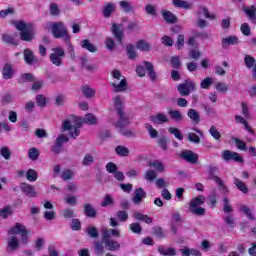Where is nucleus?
Segmentation results:
<instances>
[{"mask_svg":"<svg viewBox=\"0 0 256 256\" xmlns=\"http://www.w3.org/2000/svg\"><path fill=\"white\" fill-rule=\"evenodd\" d=\"M8 234L13 235L7 239V245L10 251H17V249H19V238H17L16 235L21 236V243L24 245L29 243V230L21 223H16L15 226L8 231Z\"/></svg>","mask_w":256,"mask_h":256,"instance_id":"nucleus-1","label":"nucleus"},{"mask_svg":"<svg viewBox=\"0 0 256 256\" xmlns=\"http://www.w3.org/2000/svg\"><path fill=\"white\" fill-rule=\"evenodd\" d=\"M113 101L118 115V120L114 123V127H117L118 129L128 127V125H131V119L126 116L125 111H123V100H121V96L118 95L114 97Z\"/></svg>","mask_w":256,"mask_h":256,"instance_id":"nucleus-2","label":"nucleus"},{"mask_svg":"<svg viewBox=\"0 0 256 256\" xmlns=\"http://www.w3.org/2000/svg\"><path fill=\"white\" fill-rule=\"evenodd\" d=\"M51 33L55 39H63L64 43L71 45V36L67 30V26L62 21L51 22L49 25Z\"/></svg>","mask_w":256,"mask_h":256,"instance_id":"nucleus-3","label":"nucleus"},{"mask_svg":"<svg viewBox=\"0 0 256 256\" xmlns=\"http://www.w3.org/2000/svg\"><path fill=\"white\" fill-rule=\"evenodd\" d=\"M17 31H20L21 41L31 43L32 39H35V26L32 23H26L24 20H20L14 23Z\"/></svg>","mask_w":256,"mask_h":256,"instance_id":"nucleus-4","label":"nucleus"},{"mask_svg":"<svg viewBox=\"0 0 256 256\" xmlns=\"http://www.w3.org/2000/svg\"><path fill=\"white\" fill-rule=\"evenodd\" d=\"M205 201L206 198L203 195L192 198L188 204L189 213L196 217H205V215H207V209L201 206L205 205Z\"/></svg>","mask_w":256,"mask_h":256,"instance_id":"nucleus-5","label":"nucleus"},{"mask_svg":"<svg viewBox=\"0 0 256 256\" xmlns=\"http://www.w3.org/2000/svg\"><path fill=\"white\" fill-rule=\"evenodd\" d=\"M111 75H112L113 79H117V81H120L119 83H117V82L111 83L114 93H123V92L127 91V79L122 78L123 75H121V71L112 70Z\"/></svg>","mask_w":256,"mask_h":256,"instance_id":"nucleus-6","label":"nucleus"},{"mask_svg":"<svg viewBox=\"0 0 256 256\" xmlns=\"http://www.w3.org/2000/svg\"><path fill=\"white\" fill-rule=\"evenodd\" d=\"M196 89L197 84L190 78L184 80V82L177 86L178 93L181 95V97H188V95H191V93L196 91Z\"/></svg>","mask_w":256,"mask_h":256,"instance_id":"nucleus-7","label":"nucleus"},{"mask_svg":"<svg viewBox=\"0 0 256 256\" xmlns=\"http://www.w3.org/2000/svg\"><path fill=\"white\" fill-rule=\"evenodd\" d=\"M82 125H83V121H81V120H77L75 126H73V124H71V121L65 120L62 123V131H69V135L73 139H77V137H79V135L81 133V130H79V129H81Z\"/></svg>","mask_w":256,"mask_h":256,"instance_id":"nucleus-8","label":"nucleus"},{"mask_svg":"<svg viewBox=\"0 0 256 256\" xmlns=\"http://www.w3.org/2000/svg\"><path fill=\"white\" fill-rule=\"evenodd\" d=\"M52 51L54 52L50 54V61L53 63V65H56V67H61V65H63V57H65V50L57 47L52 49Z\"/></svg>","mask_w":256,"mask_h":256,"instance_id":"nucleus-9","label":"nucleus"},{"mask_svg":"<svg viewBox=\"0 0 256 256\" xmlns=\"http://www.w3.org/2000/svg\"><path fill=\"white\" fill-rule=\"evenodd\" d=\"M63 143H69V137L65 134H61L56 138L54 145L51 148L52 153L59 155V153H61V149H63Z\"/></svg>","mask_w":256,"mask_h":256,"instance_id":"nucleus-10","label":"nucleus"},{"mask_svg":"<svg viewBox=\"0 0 256 256\" xmlns=\"http://www.w3.org/2000/svg\"><path fill=\"white\" fill-rule=\"evenodd\" d=\"M223 161H235L236 163H243V157L239 155L237 152H233L230 150H224L221 155Z\"/></svg>","mask_w":256,"mask_h":256,"instance_id":"nucleus-11","label":"nucleus"},{"mask_svg":"<svg viewBox=\"0 0 256 256\" xmlns=\"http://www.w3.org/2000/svg\"><path fill=\"white\" fill-rule=\"evenodd\" d=\"M180 156L184 161H187V163H191L192 165H195L199 161V155L191 150H183Z\"/></svg>","mask_w":256,"mask_h":256,"instance_id":"nucleus-12","label":"nucleus"},{"mask_svg":"<svg viewBox=\"0 0 256 256\" xmlns=\"http://www.w3.org/2000/svg\"><path fill=\"white\" fill-rule=\"evenodd\" d=\"M147 197V192L143 190V188H136L134 190V196L132 198V202L134 205H141L143 200Z\"/></svg>","mask_w":256,"mask_h":256,"instance_id":"nucleus-13","label":"nucleus"},{"mask_svg":"<svg viewBox=\"0 0 256 256\" xmlns=\"http://www.w3.org/2000/svg\"><path fill=\"white\" fill-rule=\"evenodd\" d=\"M112 35L115 37L117 43H119V45H123V37H125V31L121 28H119V24H113L112 28Z\"/></svg>","mask_w":256,"mask_h":256,"instance_id":"nucleus-14","label":"nucleus"},{"mask_svg":"<svg viewBox=\"0 0 256 256\" xmlns=\"http://www.w3.org/2000/svg\"><path fill=\"white\" fill-rule=\"evenodd\" d=\"M20 189L26 197H37V191H35V187L31 186L27 183H21Z\"/></svg>","mask_w":256,"mask_h":256,"instance_id":"nucleus-15","label":"nucleus"},{"mask_svg":"<svg viewBox=\"0 0 256 256\" xmlns=\"http://www.w3.org/2000/svg\"><path fill=\"white\" fill-rule=\"evenodd\" d=\"M149 119L152 123H155L156 125H163V123H169V117H167V115H165L164 113L152 115L149 117Z\"/></svg>","mask_w":256,"mask_h":256,"instance_id":"nucleus-16","label":"nucleus"},{"mask_svg":"<svg viewBox=\"0 0 256 256\" xmlns=\"http://www.w3.org/2000/svg\"><path fill=\"white\" fill-rule=\"evenodd\" d=\"M83 209H84V215L89 219H95V217H97V210L95 209V207L92 206V204H89V203L83 204Z\"/></svg>","mask_w":256,"mask_h":256,"instance_id":"nucleus-17","label":"nucleus"},{"mask_svg":"<svg viewBox=\"0 0 256 256\" xmlns=\"http://www.w3.org/2000/svg\"><path fill=\"white\" fill-rule=\"evenodd\" d=\"M104 242H101L99 240H96L93 242V253L95 256H103L105 255V245H103Z\"/></svg>","mask_w":256,"mask_h":256,"instance_id":"nucleus-18","label":"nucleus"},{"mask_svg":"<svg viewBox=\"0 0 256 256\" xmlns=\"http://www.w3.org/2000/svg\"><path fill=\"white\" fill-rule=\"evenodd\" d=\"M23 55L24 61L27 63V65H33V63H37V57H35V54L31 51V49L26 48Z\"/></svg>","mask_w":256,"mask_h":256,"instance_id":"nucleus-19","label":"nucleus"},{"mask_svg":"<svg viewBox=\"0 0 256 256\" xmlns=\"http://www.w3.org/2000/svg\"><path fill=\"white\" fill-rule=\"evenodd\" d=\"M187 117L190 118V120L195 123V125H198V123L201 122V114L196 109L190 108L187 111Z\"/></svg>","mask_w":256,"mask_h":256,"instance_id":"nucleus-20","label":"nucleus"},{"mask_svg":"<svg viewBox=\"0 0 256 256\" xmlns=\"http://www.w3.org/2000/svg\"><path fill=\"white\" fill-rule=\"evenodd\" d=\"M230 45H239V38L237 36H228L222 39V47L227 49Z\"/></svg>","mask_w":256,"mask_h":256,"instance_id":"nucleus-21","label":"nucleus"},{"mask_svg":"<svg viewBox=\"0 0 256 256\" xmlns=\"http://www.w3.org/2000/svg\"><path fill=\"white\" fill-rule=\"evenodd\" d=\"M144 66L146 71H148V76L150 77L151 81H157V73L155 72V66L151 64L149 61H144Z\"/></svg>","mask_w":256,"mask_h":256,"instance_id":"nucleus-22","label":"nucleus"},{"mask_svg":"<svg viewBox=\"0 0 256 256\" xmlns=\"http://www.w3.org/2000/svg\"><path fill=\"white\" fill-rule=\"evenodd\" d=\"M104 245L108 251L112 252L119 251V249H121V244L114 239L107 240L104 242Z\"/></svg>","mask_w":256,"mask_h":256,"instance_id":"nucleus-23","label":"nucleus"},{"mask_svg":"<svg viewBox=\"0 0 256 256\" xmlns=\"http://www.w3.org/2000/svg\"><path fill=\"white\" fill-rule=\"evenodd\" d=\"M244 13H246L248 19L252 21V23H256V6L251 5L250 7L243 8Z\"/></svg>","mask_w":256,"mask_h":256,"instance_id":"nucleus-24","label":"nucleus"},{"mask_svg":"<svg viewBox=\"0 0 256 256\" xmlns=\"http://www.w3.org/2000/svg\"><path fill=\"white\" fill-rule=\"evenodd\" d=\"M158 253L163 256H175L177 255V250L173 247L165 248L164 246H158L157 248Z\"/></svg>","mask_w":256,"mask_h":256,"instance_id":"nucleus-25","label":"nucleus"},{"mask_svg":"<svg viewBox=\"0 0 256 256\" xmlns=\"http://www.w3.org/2000/svg\"><path fill=\"white\" fill-rule=\"evenodd\" d=\"M168 115L173 121H176L177 123L183 121V114L179 110L168 108Z\"/></svg>","mask_w":256,"mask_h":256,"instance_id":"nucleus-26","label":"nucleus"},{"mask_svg":"<svg viewBox=\"0 0 256 256\" xmlns=\"http://www.w3.org/2000/svg\"><path fill=\"white\" fill-rule=\"evenodd\" d=\"M133 217L136 221H144L147 225H151V223H153V218L137 211L133 213Z\"/></svg>","mask_w":256,"mask_h":256,"instance_id":"nucleus-27","label":"nucleus"},{"mask_svg":"<svg viewBox=\"0 0 256 256\" xmlns=\"http://www.w3.org/2000/svg\"><path fill=\"white\" fill-rule=\"evenodd\" d=\"M163 19L166 21V23H177L178 19L175 14H173L171 11L164 10L162 11Z\"/></svg>","mask_w":256,"mask_h":256,"instance_id":"nucleus-28","label":"nucleus"},{"mask_svg":"<svg viewBox=\"0 0 256 256\" xmlns=\"http://www.w3.org/2000/svg\"><path fill=\"white\" fill-rule=\"evenodd\" d=\"M234 185H236L237 189L247 195L249 193V188L245 185V182L239 180V178H234Z\"/></svg>","mask_w":256,"mask_h":256,"instance_id":"nucleus-29","label":"nucleus"},{"mask_svg":"<svg viewBox=\"0 0 256 256\" xmlns=\"http://www.w3.org/2000/svg\"><path fill=\"white\" fill-rule=\"evenodd\" d=\"M13 73V66H11V64H5L2 70L3 79H11Z\"/></svg>","mask_w":256,"mask_h":256,"instance_id":"nucleus-30","label":"nucleus"},{"mask_svg":"<svg viewBox=\"0 0 256 256\" xmlns=\"http://www.w3.org/2000/svg\"><path fill=\"white\" fill-rule=\"evenodd\" d=\"M86 233L90 239H99V230L95 226H88Z\"/></svg>","mask_w":256,"mask_h":256,"instance_id":"nucleus-31","label":"nucleus"},{"mask_svg":"<svg viewBox=\"0 0 256 256\" xmlns=\"http://www.w3.org/2000/svg\"><path fill=\"white\" fill-rule=\"evenodd\" d=\"M49 13L52 17H59V15H61V9L59 8V4L51 3L49 5Z\"/></svg>","mask_w":256,"mask_h":256,"instance_id":"nucleus-32","label":"nucleus"},{"mask_svg":"<svg viewBox=\"0 0 256 256\" xmlns=\"http://www.w3.org/2000/svg\"><path fill=\"white\" fill-rule=\"evenodd\" d=\"M81 47H82V49H86L87 51H90V53L97 52V47H95V45L91 44V42L87 39L82 40Z\"/></svg>","mask_w":256,"mask_h":256,"instance_id":"nucleus-33","label":"nucleus"},{"mask_svg":"<svg viewBox=\"0 0 256 256\" xmlns=\"http://www.w3.org/2000/svg\"><path fill=\"white\" fill-rule=\"evenodd\" d=\"M111 13H115V4L107 3L103 8V16L108 19V17H111Z\"/></svg>","mask_w":256,"mask_h":256,"instance_id":"nucleus-34","label":"nucleus"},{"mask_svg":"<svg viewBox=\"0 0 256 256\" xmlns=\"http://www.w3.org/2000/svg\"><path fill=\"white\" fill-rule=\"evenodd\" d=\"M81 91L86 99H93L95 97V90L89 86H83Z\"/></svg>","mask_w":256,"mask_h":256,"instance_id":"nucleus-35","label":"nucleus"},{"mask_svg":"<svg viewBox=\"0 0 256 256\" xmlns=\"http://www.w3.org/2000/svg\"><path fill=\"white\" fill-rule=\"evenodd\" d=\"M148 167H154V169H156V171H158L159 173L165 172V166L159 160L149 162Z\"/></svg>","mask_w":256,"mask_h":256,"instance_id":"nucleus-36","label":"nucleus"},{"mask_svg":"<svg viewBox=\"0 0 256 256\" xmlns=\"http://www.w3.org/2000/svg\"><path fill=\"white\" fill-rule=\"evenodd\" d=\"M100 205L101 207H111L115 205V200L110 194H106Z\"/></svg>","mask_w":256,"mask_h":256,"instance_id":"nucleus-37","label":"nucleus"},{"mask_svg":"<svg viewBox=\"0 0 256 256\" xmlns=\"http://www.w3.org/2000/svg\"><path fill=\"white\" fill-rule=\"evenodd\" d=\"M174 7H179L180 9H191V4L185 0H173Z\"/></svg>","mask_w":256,"mask_h":256,"instance_id":"nucleus-38","label":"nucleus"},{"mask_svg":"<svg viewBox=\"0 0 256 256\" xmlns=\"http://www.w3.org/2000/svg\"><path fill=\"white\" fill-rule=\"evenodd\" d=\"M83 122L86 125H97V117L92 113H88L85 115Z\"/></svg>","mask_w":256,"mask_h":256,"instance_id":"nucleus-39","label":"nucleus"},{"mask_svg":"<svg viewBox=\"0 0 256 256\" xmlns=\"http://www.w3.org/2000/svg\"><path fill=\"white\" fill-rule=\"evenodd\" d=\"M2 41L4 43H7L8 45H14V47H17V45H19V43L15 41V38L9 34H2Z\"/></svg>","mask_w":256,"mask_h":256,"instance_id":"nucleus-40","label":"nucleus"},{"mask_svg":"<svg viewBox=\"0 0 256 256\" xmlns=\"http://www.w3.org/2000/svg\"><path fill=\"white\" fill-rule=\"evenodd\" d=\"M115 151L119 157H129V148L125 146L119 145L115 148Z\"/></svg>","mask_w":256,"mask_h":256,"instance_id":"nucleus-41","label":"nucleus"},{"mask_svg":"<svg viewBox=\"0 0 256 256\" xmlns=\"http://www.w3.org/2000/svg\"><path fill=\"white\" fill-rule=\"evenodd\" d=\"M39 149L32 147L28 150V157L31 161H37L39 159Z\"/></svg>","mask_w":256,"mask_h":256,"instance_id":"nucleus-42","label":"nucleus"},{"mask_svg":"<svg viewBox=\"0 0 256 256\" xmlns=\"http://www.w3.org/2000/svg\"><path fill=\"white\" fill-rule=\"evenodd\" d=\"M35 81V76L31 73L22 74L20 77V83H33Z\"/></svg>","mask_w":256,"mask_h":256,"instance_id":"nucleus-43","label":"nucleus"},{"mask_svg":"<svg viewBox=\"0 0 256 256\" xmlns=\"http://www.w3.org/2000/svg\"><path fill=\"white\" fill-rule=\"evenodd\" d=\"M35 101L38 107H47V98L43 94L36 95Z\"/></svg>","mask_w":256,"mask_h":256,"instance_id":"nucleus-44","label":"nucleus"},{"mask_svg":"<svg viewBox=\"0 0 256 256\" xmlns=\"http://www.w3.org/2000/svg\"><path fill=\"white\" fill-rule=\"evenodd\" d=\"M152 233L155 235V237H158V239H163L165 237V231L161 226L153 227Z\"/></svg>","mask_w":256,"mask_h":256,"instance_id":"nucleus-45","label":"nucleus"},{"mask_svg":"<svg viewBox=\"0 0 256 256\" xmlns=\"http://www.w3.org/2000/svg\"><path fill=\"white\" fill-rule=\"evenodd\" d=\"M168 131L169 133H171V135H174L176 139H178L179 141H183V133H181V130H179L178 128L170 127Z\"/></svg>","mask_w":256,"mask_h":256,"instance_id":"nucleus-46","label":"nucleus"},{"mask_svg":"<svg viewBox=\"0 0 256 256\" xmlns=\"http://www.w3.org/2000/svg\"><path fill=\"white\" fill-rule=\"evenodd\" d=\"M54 101L57 107H61L65 105V101H67V97L64 94H58L55 96Z\"/></svg>","mask_w":256,"mask_h":256,"instance_id":"nucleus-47","label":"nucleus"},{"mask_svg":"<svg viewBox=\"0 0 256 256\" xmlns=\"http://www.w3.org/2000/svg\"><path fill=\"white\" fill-rule=\"evenodd\" d=\"M0 155L1 157H3V159L9 161V159H11V150L9 149V147L4 146L0 149Z\"/></svg>","mask_w":256,"mask_h":256,"instance_id":"nucleus-48","label":"nucleus"},{"mask_svg":"<svg viewBox=\"0 0 256 256\" xmlns=\"http://www.w3.org/2000/svg\"><path fill=\"white\" fill-rule=\"evenodd\" d=\"M223 201H224V207H223L224 213H226L227 215H231L230 213H233V207L229 202V198L224 197Z\"/></svg>","mask_w":256,"mask_h":256,"instance_id":"nucleus-49","label":"nucleus"},{"mask_svg":"<svg viewBox=\"0 0 256 256\" xmlns=\"http://www.w3.org/2000/svg\"><path fill=\"white\" fill-rule=\"evenodd\" d=\"M116 217H117L118 221H121V223H125V221H127V219H129V214L125 210H119L116 213Z\"/></svg>","mask_w":256,"mask_h":256,"instance_id":"nucleus-50","label":"nucleus"},{"mask_svg":"<svg viewBox=\"0 0 256 256\" xmlns=\"http://www.w3.org/2000/svg\"><path fill=\"white\" fill-rule=\"evenodd\" d=\"M240 211H242V213L244 215H246L248 217V219H251L252 221L255 220V216H253V213L251 212V208L250 207L242 205V206H240Z\"/></svg>","mask_w":256,"mask_h":256,"instance_id":"nucleus-51","label":"nucleus"},{"mask_svg":"<svg viewBox=\"0 0 256 256\" xmlns=\"http://www.w3.org/2000/svg\"><path fill=\"white\" fill-rule=\"evenodd\" d=\"M136 47L137 49H140V51H149V49H151V45H149L145 40H139Z\"/></svg>","mask_w":256,"mask_h":256,"instance_id":"nucleus-52","label":"nucleus"},{"mask_svg":"<svg viewBox=\"0 0 256 256\" xmlns=\"http://www.w3.org/2000/svg\"><path fill=\"white\" fill-rule=\"evenodd\" d=\"M37 177H39V174L37 173V171L33 170V169H29L26 172V179L30 182H33L37 179Z\"/></svg>","mask_w":256,"mask_h":256,"instance_id":"nucleus-53","label":"nucleus"},{"mask_svg":"<svg viewBox=\"0 0 256 256\" xmlns=\"http://www.w3.org/2000/svg\"><path fill=\"white\" fill-rule=\"evenodd\" d=\"M209 133L211 137H213V139H215L216 141H219L221 139V132L217 130V127L211 126L209 129Z\"/></svg>","mask_w":256,"mask_h":256,"instance_id":"nucleus-54","label":"nucleus"},{"mask_svg":"<svg viewBox=\"0 0 256 256\" xmlns=\"http://www.w3.org/2000/svg\"><path fill=\"white\" fill-rule=\"evenodd\" d=\"M224 221L230 229L235 228V217H233V214H228L227 216L224 217Z\"/></svg>","mask_w":256,"mask_h":256,"instance_id":"nucleus-55","label":"nucleus"},{"mask_svg":"<svg viewBox=\"0 0 256 256\" xmlns=\"http://www.w3.org/2000/svg\"><path fill=\"white\" fill-rule=\"evenodd\" d=\"M233 141L237 149H239L240 151H247V144L243 140L239 138H234Z\"/></svg>","mask_w":256,"mask_h":256,"instance_id":"nucleus-56","label":"nucleus"},{"mask_svg":"<svg viewBox=\"0 0 256 256\" xmlns=\"http://www.w3.org/2000/svg\"><path fill=\"white\" fill-rule=\"evenodd\" d=\"M93 163H95V158H93V155L86 154L83 158L82 165L89 167V165H93Z\"/></svg>","mask_w":256,"mask_h":256,"instance_id":"nucleus-57","label":"nucleus"},{"mask_svg":"<svg viewBox=\"0 0 256 256\" xmlns=\"http://www.w3.org/2000/svg\"><path fill=\"white\" fill-rule=\"evenodd\" d=\"M187 140L190 141V143H195L196 145L201 143V138H199L198 135L193 132L187 134Z\"/></svg>","mask_w":256,"mask_h":256,"instance_id":"nucleus-58","label":"nucleus"},{"mask_svg":"<svg viewBox=\"0 0 256 256\" xmlns=\"http://www.w3.org/2000/svg\"><path fill=\"white\" fill-rule=\"evenodd\" d=\"M60 177L63 181H71L73 179V172L70 169H66L62 171Z\"/></svg>","mask_w":256,"mask_h":256,"instance_id":"nucleus-59","label":"nucleus"},{"mask_svg":"<svg viewBox=\"0 0 256 256\" xmlns=\"http://www.w3.org/2000/svg\"><path fill=\"white\" fill-rule=\"evenodd\" d=\"M170 64H171V67H173L174 69H180L181 68V59L179 58V56H173L170 59Z\"/></svg>","mask_w":256,"mask_h":256,"instance_id":"nucleus-60","label":"nucleus"},{"mask_svg":"<svg viewBox=\"0 0 256 256\" xmlns=\"http://www.w3.org/2000/svg\"><path fill=\"white\" fill-rule=\"evenodd\" d=\"M144 179H146V181H155V179H157V172L154 170H147Z\"/></svg>","mask_w":256,"mask_h":256,"instance_id":"nucleus-61","label":"nucleus"},{"mask_svg":"<svg viewBox=\"0 0 256 256\" xmlns=\"http://www.w3.org/2000/svg\"><path fill=\"white\" fill-rule=\"evenodd\" d=\"M215 87L219 93H227L229 91V87L225 82H217Z\"/></svg>","mask_w":256,"mask_h":256,"instance_id":"nucleus-62","label":"nucleus"},{"mask_svg":"<svg viewBox=\"0 0 256 256\" xmlns=\"http://www.w3.org/2000/svg\"><path fill=\"white\" fill-rule=\"evenodd\" d=\"M127 55L129 59H135V57H137V52H135V46H133L132 44H129L127 46Z\"/></svg>","mask_w":256,"mask_h":256,"instance_id":"nucleus-63","label":"nucleus"},{"mask_svg":"<svg viewBox=\"0 0 256 256\" xmlns=\"http://www.w3.org/2000/svg\"><path fill=\"white\" fill-rule=\"evenodd\" d=\"M64 202L67 203V205L75 206L77 205V196L69 195L64 198Z\"/></svg>","mask_w":256,"mask_h":256,"instance_id":"nucleus-64","label":"nucleus"}]
</instances>
